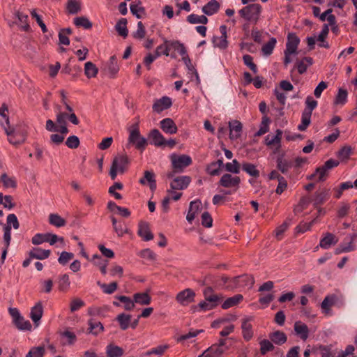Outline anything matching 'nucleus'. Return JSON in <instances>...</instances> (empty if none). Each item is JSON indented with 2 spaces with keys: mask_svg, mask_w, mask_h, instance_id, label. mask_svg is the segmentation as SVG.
<instances>
[{
  "mask_svg": "<svg viewBox=\"0 0 357 357\" xmlns=\"http://www.w3.org/2000/svg\"><path fill=\"white\" fill-rule=\"evenodd\" d=\"M130 160L126 154L116 155L112 162L109 170V176L112 180H115L118 173L123 174L128 169Z\"/></svg>",
  "mask_w": 357,
  "mask_h": 357,
  "instance_id": "nucleus-1",
  "label": "nucleus"
},
{
  "mask_svg": "<svg viewBox=\"0 0 357 357\" xmlns=\"http://www.w3.org/2000/svg\"><path fill=\"white\" fill-rule=\"evenodd\" d=\"M339 165L337 160L333 159L328 160L323 166L317 168L315 172L311 174L308 178L310 180L315 179L317 181H324L326 180L328 171Z\"/></svg>",
  "mask_w": 357,
  "mask_h": 357,
  "instance_id": "nucleus-2",
  "label": "nucleus"
},
{
  "mask_svg": "<svg viewBox=\"0 0 357 357\" xmlns=\"http://www.w3.org/2000/svg\"><path fill=\"white\" fill-rule=\"evenodd\" d=\"M261 11V6L258 3L250 4L239 10L241 17L247 21L257 22Z\"/></svg>",
  "mask_w": 357,
  "mask_h": 357,
  "instance_id": "nucleus-3",
  "label": "nucleus"
},
{
  "mask_svg": "<svg viewBox=\"0 0 357 357\" xmlns=\"http://www.w3.org/2000/svg\"><path fill=\"white\" fill-rule=\"evenodd\" d=\"M172 166L176 172H183L184 169L190 166L192 163L190 156L182 154L177 155L172 154L170 156Z\"/></svg>",
  "mask_w": 357,
  "mask_h": 357,
  "instance_id": "nucleus-4",
  "label": "nucleus"
},
{
  "mask_svg": "<svg viewBox=\"0 0 357 357\" xmlns=\"http://www.w3.org/2000/svg\"><path fill=\"white\" fill-rule=\"evenodd\" d=\"M129 143L133 144L135 148L139 150H144L147 145L146 138L140 135L138 128H135L130 131L128 137Z\"/></svg>",
  "mask_w": 357,
  "mask_h": 357,
  "instance_id": "nucleus-5",
  "label": "nucleus"
},
{
  "mask_svg": "<svg viewBox=\"0 0 357 357\" xmlns=\"http://www.w3.org/2000/svg\"><path fill=\"white\" fill-rule=\"evenodd\" d=\"M102 70L110 78H114L119 70L117 59L115 55L112 56L109 61L102 65Z\"/></svg>",
  "mask_w": 357,
  "mask_h": 357,
  "instance_id": "nucleus-6",
  "label": "nucleus"
},
{
  "mask_svg": "<svg viewBox=\"0 0 357 357\" xmlns=\"http://www.w3.org/2000/svg\"><path fill=\"white\" fill-rule=\"evenodd\" d=\"M220 36H213L212 39L214 47H218L221 50H225L228 47L227 41V27L225 25L220 26Z\"/></svg>",
  "mask_w": 357,
  "mask_h": 357,
  "instance_id": "nucleus-7",
  "label": "nucleus"
},
{
  "mask_svg": "<svg viewBox=\"0 0 357 357\" xmlns=\"http://www.w3.org/2000/svg\"><path fill=\"white\" fill-rule=\"evenodd\" d=\"M5 132L8 137V141L13 145H18L23 143L26 139V135L24 132L16 131L15 130L4 127Z\"/></svg>",
  "mask_w": 357,
  "mask_h": 357,
  "instance_id": "nucleus-8",
  "label": "nucleus"
},
{
  "mask_svg": "<svg viewBox=\"0 0 357 357\" xmlns=\"http://www.w3.org/2000/svg\"><path fill=\"white\" fill-rule=\"evenodd\" d=\"M241 183V178L237 176H232L230 174H225L219 181L220 185L225 188H234L238 189Z\"/></svg>",
  "mask_w": 357,
  "mask_h": 357,
  "instance_id": "nucleus-9",
  "label": "nucleus"
},
{
  "mask_svg": "<svg viewBox=\"0 0 357 357\" xmlns=\"http://www.w3.org/2000/svg\"><path fill=\"white\" fill-rule=\"evenodd\" d=\"M195 297V291L190 289H185L180 291L176 296V301L182 305H187L194 301Z\"/></svg>",
  "mask_w": 357,
  "mask_h": 357,
  "instance_id": "nucleus-10",
  "label": "nucleus"
},
{
  "mask_svg": "<svg viewBox=\"0 0 357 357\" xmlns=\"http://www.w3.org/2000/svg\"><path fill=\"white\" fill-rule=\"evenodd\" d=\"M252 320L253 318L252 317H245L242 319V335L245 341L250 340L253 337L252 325L251 324Z\"/></svg>",
  "mask_w": 357,
  "mask_h": 357,
  "instance_id": "nucleus-11",
  "label": "nucleus"
},
{
  "mask_svg": "<svg viewBox=\"0 0 357 357\" xmlns=\"http://www.w3.org/2000/svg\"><path fill=\"white\" fill-rule=\"evenodd\" d=\"M191 181V178L188 176H178L172 180L170 183L172 190H183L185 189Z\"/></svg>",
  "mask_w": 357,
  "mask_h": 357,
  "instance_id": "nucleus-12",
  "label": "nucleus"
},
{
  "mask_svg": "<svg viewBox=\"0 0 357 357\" xmlns=\"http://www.w3.org/2000/svg\"><path fill=\"white\" fill-rule=\"evenodd\" d=\"M172 105V102L170 98L167 96H163L160 99L155 100L153 105V110L157 113H160L169 108Z\"/></svg>",
  "mask_w": 357,
  "mask_h": 357,
  "instance_id": "nucleus-13",
  "label": "nucleus"
},
{
  "mask_svg": "<svg viewBox=\"0 0 357 357\" xmlns=\"http://www.w3.org/2000/svg\"><path fill=\"white\" fill-rule=\"evenodd\" d=\"M282 131L278 129L275 135L269 134L265 137V144L268 146L280 147Z\"/></svg>",
  "mask_w": 357,
  "mask_h": 357,
  "instance_id": "nucleus-14",
  "label": "nucleus"
},
{
  "mask_svg": "<svg viewBox=\"0 0 357 357\" xmlns=\"http://www.w3.org/2000/svg\"><path fill=\"white\" fill-rule=\"evenodd\" d=\"M300 40L298 37L294 33H289L287 36V42L286 43L285 51L295 54Z\"/></svg>",
  "mask_w": 357,
  "mask_h": 357,
  "instance_id": "nucleus-15",
  "label": "nucleus"
},
{
  "mask_svg": "<svg viewBox=\"0 0 357 357\" xmlns=\"http://www.w3.org/2000/svg\"><path fill=\"white\" fill-rule=\"evenodd\" d=\"M138 235L142 237L144 241H148L153 238V235L151 233L149 225L146 222H140L139 223Z\"/></svg>",
  "mask_w": 357,
  "mask_h": 357,
  "instance_id": "nucleus-16",
  "label": "nucleus"
},
{
  "mask_svg": "<svg viewBox=\"0 0 357 357\" xmlns=\"http://www.w3.org/2000/svg\"><path fill=\"white\" fill-rule=\"evenodd\" d=\"M160 128L166 133L172 135L178 131V128L174 121L170 118H166L160 121Z\"/></svg>",
  "mask_w": 357,
  "mask_h": 357,
  "instance_id": "nucleus-17",
  "label": "nucleus"
},
{
  "mask_svg": "<svg viewBox=\"0 0 357 357\" xmlns=\"http://www.w3.org/2000/svg\"><path fill=\"white\" fill-rule=\"evenodd\" d=\"M43 314V307L41 302H38L31 309L30 317L34 324L38 326Z\"/></svg>",
  "mask_w": 357,
  "mask_h": 357,
  "instance_id": "nucleus-18",
  "label": "nucleus"
},
{
  "mask_svg": "<svg viewBox=\"0 0 357 357\" xmlns=\"http://www.w3.org/2000/svg\"><path fill=\"white\" fill-rule=\"evenodd\" d=\"M338 242V238L331 233L325 234L324 236L320 240L319 246L323 249H328L332 245Z\"/></svg>",
  "mask_w": 357,
  "mask_h": 357,
  "instance_id": "nucleus-19",
  "label": "nucleus"
},
{
  "mask_svg": "<svg viewBox=\"0 0 357 357\" xmlns=\"http://www.w3.org/2000/svg\"><path fill=\"white\" fill-rule=\"evenodd\" d=\"M294 331L297 335L303 340H306L309 336V329L307 326L301 322L296 321L294 324Z\"/></svg>",
  "mask_w": 357,
  "mask_h": 357,
  "instance_id": "nucleus-20",
  "label": "nucleus"
},
{
  "mask_svg": "<svg viewBox=\"0 0 357 357\" xmlns=\"http://www.w3.org/2000/svg\"><path fill=\"white\" fill-rule=\"evenodd\" d=\"M229 137L231 139H236L241 136L242 124L240 121L235 120L229 122Z\"/></svg>",
  "mask_w": 357,
  "mask_h": 357,
  "instance_id": "nucleus-21",
  "label": "nucleus"
},
{
  "mask_svg": "<svg viewBox=\"0 0 357 357\" xmlns=\"http://www.w3.org/2000/svg\"><path fill=\"white\" fill-rule=\"evenodd\" d=\"M139 183L142 185L149 183L151 190H154L156 188V181L155 179V174L153 172L145 171L144 177L140 178Z\"/></svg>",
  "mask_w": 357,
  "mask_h": 357,
  "instance_id": "nucleus-22",
  "label": "nucleus"
},
{
  "mask_svg": "<svg viewBox=\"0 0 357 357\" xmlns=\"http://www.w3.org/2000/svg\"><path fill=\"white\" fill-rule=\"evenodd\" d=\"M51 251L50 250H43L40 248H33L29 252L30 258L37 259H45L50 257Z\"/></svg>",
  "mask_w": 357,
  "mask_h": 357,
  "instance_id": "nucleus-23",
  "label": "nucleus"
},
{
  "mask_svg": "<svg viewBox=\"0 0 357 357\" xmlns=\"http://www.w3.org/2000/svg\"><path fill=\"white\" fill-rule=\"evenodd\" d=\"M225 351V348H222L221 345L213 344L203 353L202 356L220 357Z\"/></svg>",
  "mask_w": 357,
  "mask_h": 357,
  "instance_id": "nucleus-24",
  "label": "nucleus"
},
{
  "mask_svg": "<svg viewBox=\"0 0 357 357\" xmlns=\"http://www.w3.org/2000/svg\"><path fill=\"white\" fill-rule=\"evenodd\" d=\"M149 138L151 139V144L156 146H162L165 144V137L157 129H153L151 131Z\"/></svg>",
  "mask_w": 357,
  "mask_h": 357,
  "instance_id": "nucleus-25",
  "label": "nucleus"
},
{
  "mask_svg": "<svg viewBox=\"0 0 357 357\" xmlns=\"http://www.w3.org/2000/svg\"><path fill=\"white\" fill-rule=\"evenodd\" d=\"M329 197V190H323L321 192H317L314 198L312 199L313 205L315 208H318V206L322 204L325 201H326Z\"/></svg>",
  "mask_w": 357,
  "mask_h": 357,
  "instance_id": "nucleus-26",
  "label": "nucleus"
},
{
  "mask_svg": "<svg viewBox=\"0 0 357 357\" xmlns=\"http://www.w3.org/2000/svg\"><path fill=\"white\" fill-rule=\"evenodd\" d=\"M204 296L206 301L212 302L215 305H218L223 298L221 295L214 294L211 287H207L204 290Z\"/></svg>",
  "mask_w": 357,
  "mask_h": 357,
  "instance_id": "nucleus-27",
  "label": "nucleus"
},
{
  "mask_svg": "<svg viewBox=\"0 0 357 357\" xmlns=\"http://www.w3.org/2000/svg\"><path fill=\"white\" fill-rule=\"evenodd\" d=\"M220 9V4L216 0H211L202 8V12L207 15L216 13Z\"/></svg>",
  "mask_w": 357,
  "mask_h": 357,
  "instance_id": "nucleus-28",
  "label": "nucleus"
},
{
  "mask_svg": "<svg viewBox=\"0 0 357 357\" xmlns=\"http://www.w3.org/2000/svg\"><path fill=\"white\" fill-rule=\"evenodd\" d=\"M313 63L311 57H304L300 61H297L295 67L297 68L299 74L302 75L306 72L307 68Z\"/></svg>",
  "mask_w": 357,
  "mask_h": 357,
  "instance_id": "nucleus-29",
  "label": "nucleus"
},
{
  "mask_svg": "<svg viewBox=\"0 0 357 357\" xmlns=\"http://www.w3.org/2000/svg\"><path fill=\"white\" fill-rule=\"evenodd\" d=\"M269 337L273 343L278 345H282L287 340L286 334L280 331H277L271 333L269 335Z\"/></svg>",
  "mask_w": 357,
  "mask_h": 357,
  "instance_id": "nucleus-30",
  "label": "nucleus"
},
{
  "mask_svg": "<svg viewBox=\"0 0 357 357\" xmlns=\"http://www.w3.org/2000/svg\"><path fill=\"white\" fill-rule=\"evenodd\" d=\"M277 168L282 173L286 174L293 166L291 160H287L283 157H278L277 159Z\"/></svg>",
  "mask_w": 357,
  "mask_h": 357,
  "instance_id": "nucleus-31",
  "label": "nucleus"
},
{
  "mask_svg": "<svg viewBox=\"0 0 357 357\" xmlns=\"http://www.w3.org/2000/svg\"><path fill=\"white\" fill-rule=\"evenodd\" d=\"M200 206L201 202L199 200L190 202L189 211L186 216V219L190 223H191L195 219V214L198 212Z\"/></svg>",
  "mask_w": 357,
  "mask_h": 357,
  "instance_id": "nucleus-32",
  "label": "nucleus"
},
{
  "mask_svg": "<svg viewBox=\"0 0 357 357\" xmlns=\"http://www.w3.org/2000/svg\"><path fill=\"white\" fill-rule=\"evenodd\" d=\"M130 12L135 15L137 18H142V14H144L145 9L142 6V1L136 0L133 1L130 6Z\"/></svg>",
  "mask_w": 357,
  "mask_h": 357,
  "instance_id": "nucleus-33",
  "label": "nucleus"
},
{
  "mask_svg": "<svg viewBox=\"0 0 357 357\" xmlns=\"http://www.w3.org/2000/svg\"><path fill=\"white\" fill-rule=\"evenodd\" d=\"M106 354L107 357H121L123 354V349L119 346L110 344L107 346Z\"/></svg>",
  "mask_w": 357,
  "mask_h": 357,
  "instance_id": "nucleus-34",
  "label": "nucleus"
},
{
  "mask_svg": "<svg viewBox=\"0 0 357 357\" xmlns=\"http://www.w3.org/2000/svg\"><path fill=\"white\" fill-rule=\"evenodd\" d=\"M328 32H329L328 24H324L323 26V29H322L321 31L320 32V33L319 34L318 38H317V41L319 42V43L318 45L319 47H324V48H329L328 43L326 41H325V38L327 37Z\"/></svg>",
  "mask_w": 357,
  "mask_h": 357,
  "instance_id": "nucleus-35",
  "label": "nucleus"
},
{
  "mask_svg": "<svg viewBox=\"0 0 357 357\" xmlns=\"http://www.w3.org/2000/svg\"><path fill=\"white\" fill-rule=\"evenodd\" d=\"M172 41L165 40V42L163 44H161L158 45L155 51V53L156 54V56H160L161 55H165L169 56V51L172 48L171 45H169V43Z\"/></svg>",
  "mask_w": 357,
  "mask_h": 357,
  "instance_id": "nucleus-36",
  "label": "nucleus"
},
{
  "mask_svg": "<svg viewBox=\"0 0 357 357\" xmlns=\"http://www.w3.org/2000/svg\"><path fill=\"white\" fill-rule=\"evenodd\" d=\"M89 333L97 335L104 330L103 325L100 322L94 319L89 320Z\"/></svg>",
  "mask_w": 357,
  "mask_h": 357,
  "instance_id": "nucleus-37",
  "label": "nucleus"
},
{
  "mask_svg": "<svg viewBox=\"0 0 357 357\" xmlns=\"http://www.w3.org/2000/svg\"><path fill=\"white\" fill-rule=\"evenodd\" d=\"M242 169L251 176L257 178L259 176V171L256 165L250 162H243L241 165Z\"/></svg>",
  "mask_w": 357,
  "mask_h": 357,
  "instance_id": "nucleus-38",
  "label": "nucleus"
},
{
  "mask_svg": "<svg viewBox=\"0 0 357 357\" xmlns=\"http://www.w3.org/2000/svg\"><path fill=\"white\" fill-rule=\"evenodd\" d=\"M243 300V296L241 294H236L232 297L228 298L222 304V307L223 309H228L233 306L236 305Z\"/></svg>",
  "mask_w": 357,
  "mask_h": 357,
  "instance_id": "nucleus-39",
  "label": "nucleus"
},
{
  "mask_svg": "<svg viewBox=\"0 0 357 357\" xmlns=\"http://www.w3.org/2000/svg\"><path fill=\"white\" fill-rule=\"evenodd\" d=\"M98 73V68L92 62L87 61L84 64V74L88 78H92V77H96Z\"/></svg>",
  "mask_w": 357,
  "mask_h": 357,
  "instance_id": "nucleus-40",
  "label": "nucleus"
},
{
  "mask_svg": "<svg viewBox=\"0 0 357 357\" xmlns=\"http://www.w3.org/2000/svg\"><path fill=\"white\" fill-rule=\"evenodd\" d=\"M116 320L120 325V328L125 331L128 329L130 326V323L131 321V316L130 314L121 313L117 316Z\"/></svg>",
  "mask_w": 357,
  "mask_h": 357,
  "instance_id": "nucleus-41",
  "label": "nucleus"
},
{
  "mask_svg": "<svg viewBox=\"0 0 357 357\" xmlns=\"http://www.w3.org/2000/svg\"><path fill=\"white\" fill-rule=\"evenodd\" d=\"M134 302L140 305H149L151 303L150 296L146 293H137L133 296Z\"/></svg>",
  "mask_w": 357,
  "mask_h": 357,
  "instance_id": "nucleus-42",
  "label": "nucleus"
},
{
  "mask_svg": "<svg viewBox=\"0 0 357 357\" xmlns=\"http://www.w3.org/2000/svg\"><path fill=\"white\" fill-rule=\"evenodd\" d=\"M66 10L69 14H77L81 10L80 3L76 0H68L66 3Z\"/></svg>",
  "mask_w": 357,
  "mask_h": 357,
  "instance_id": "nucleus-43",
  "label": "nucleus"
},
{
  "mask_svg": "<svg viewBox=\"0 0 357 357\" xmlns=\"http://www.w3.org/2000/svg\"><path fill=\"white\" fill-rule=\"evenodd\" d=\"M127 24V20L126 18H121L119 20V22L116 23L115 28L119 34L123 38L127 37L128 31L126 27Z\"/></svg>",
  "mask_w": 357,
  "mask_h": 357,
  "instance_id": "nucleus-44",
  "label": "nucleus"
},
{
  "mask_svg": "<svg viewBox=\"0 0 357 357\" xmlns=\"http://www.w3.org/2000/svg\"><path fill=\"white\" fill-rule=\"evenodd\" d=\"M239 279V285L240 287H248L249 289L252 288L254 283L255 279L252 275H243L238 276Z\"/></svg>",
  "mask_w": 357,
  "mask_h": 357,
  "instance_id": "nucleus-45",
  "label": "nucleus"
},
{
  "mask_svg": "<svg viewBox=\"0 0 357 357\" xmlns=\"http://www.w3.org/2000/svg\"><path fill=\"white\" fill-rule=\"evenodd\" d=\"M49 222L56 227H61L66 225V220L56 213H51L49 215Z\"/></svg>",
  "mask_w": 357,
  "mask_h": 357,
  "instance_id": "nucleus-46",
  "label": "nucleus"
},
{
  "mask_svg": "<svg viewBox=\"0 0 357 357\" xmlns=\"http://www.w3.org/2000/svg\"><path fill=\"white\" fill-rule=\"evenodd\" d=\"M16 327L21 331H30L32 326L29 321L25 320L22 316L20 317L19 319L13 321Z\"/></svg>",
  "mask_w": 357,
  "mask_h": 357,
  "instance_id": "nucleus-47",
  "label": "nucleus"
},
{
  "mask_svg": "<svg viewBox=\"0 0 357 357\" xmlns=\"http://www.w3.org/2000/svg\"><path fill=\"white\" fill-rule=\"evenodd\" d=\"M98 285L102 289L103 292L107 294H113L118 287L116 282H113L109 284L101 283L100 282H97Z\"/></svg>",
  "mask_w": 357,
  "mask_h": 357,
  "instance_id": "nucleus-48",
  "label": "nucleus"
},
{
  "mask_svg": "<svg viewBox=\"0 0 357 357\" xmlns=\"http://www.w3.org/2000/svg\"><path fill=\"white\" fill-rule=\"evenodd\" d=\"M187 21L190 24H203L208 23V18L205 15H197L190 14L187 17Z\"/></svg>",
  "mask_w": 357,
  "mask_h": 357,
  "instance_id": "nucleus-49",
  "label": "nucleus"
},
{
  "mask_svg": "<svg viewBox=\"0 0 357 357\" xmlns=\"http://www.w3.org/2000/svg\"><path fill=\"white\" fill-rule=\"evenodd\" d=\"M74 24L79 27H83L85 29H89L92 27L93 24L86 17H77L74 19Z\"/></svg>",
  "mask_w": 357,
  "mask_h": 357,
  "instance_id": "nucleus-50",
  "label": "nucleus"
},
{
  "mask_svg": "<svg viewBox=\"0 0 357 357\" xmlns=\"http://www.w3.org/2000/svg\"><path fill=\"white\" fill-rule=\"evenodd\" d=\"M277 41L275 38H271L269 41L265 43L261 48V51L264 55L269 56L272 54L273 50L275 46Z\"/></svg>",
  "mask_w": 357,
  "mask_h": 357,
  "instance_id": "nucleus-51",
  "label": "nucleus"
},
{
  "mask_svg": "<svg viewBox=\"0 0 357 357\" xmlns=\"http://www.w3.org/2000/svg\"><path fill=\"white\" fill-rule=\"evenodd\" d=\"M1 180L5 188H15L17 186L16 181L13 177H9L6 173L2 174L1 176Z\"/></svg>",
  "mask_w": 357,
  "mask_h": 357,
  "instance_id": "nucleus-52",
  "label": "nucleus"
},
{
  "mask_svg": "<svg viewBox=\"0 0 357 357\" xmlns=\"http://www.w3.org/2000/svg\"><path fill=\"white\" fill-rule=\"evenodd\" d=\"M16 15L19 22L21 23V29L24 31H29L30 30V26L28 24V15L20 12H17Z\"/></svg>",
  "mask_w": 357,
  "mask_h": 357,
  "instance_id": "nucleus-53",
  "label": "nucleus"
},
{
  "mask_svg": "<svg viewBox=\"0 0 357 357\" xmlns=\"http://www.w3.org/2000/svg\"><path fill=\"white\" fill-rule=\"evenodd\" d=\"M168 349L167 345H159L155 348H152L151 349L147 351L144 356H150L151 355L155 354L159 356H161L164 354L165 351Z\"/></svg>",
  "mask_w": 357,
  "mask_h": 357,
  "instance_id": "nucleus-54",
  "label": "nucleus"
},
{
  "mask_svg": "<svg viewBox=\"0 0 357 357\" xmlns=\"http://www.w3.org/2000/svg\"><path fill=\"white\" fill-rule=\"evenodd\" d=\"M311 114L303 112L301 123L298 126V129L300 131H304L307 129V128L308 127L311 122Z\"/></svg>",
  "mask_w": 357,
  "mask_h": 357,
  "instance_id": "nucleus-55",
  "label": "nucleus"
},
{
  "mask_svg": "<svg viewBox=\"0 0 357 357\" xmlns=\"http://www.w3.org/2000/svg\"><path fill=\"white\" fill-rule=\"evenodd\" d=\"M62 338L65 339L64 344H73L77 340L76 335L68 330H66L61 333Z\"/></svg>",
  "mask_w": 357,
  "mask_h": 357,
  "instance_id": "nucleus-56",
  "label": "nucleus"
},
{
  "mask_svg": "<svg viewBox=\"0 0 357 357\" xmlns=\"http://www.w3.org/2000/svg\"><path fill=\"white\" fill-rule=\"evenodd\" d=\"M120 302L124 304V309L126 310H131L135 307L134 301L131 300L130 297L126 296H119L116 297Z\"/></svg>",
  "mask_w": 357,
  "mask_h": 357,
  "instance_id": "nucleus-57",
  "label": "nucleus"
},
{
  "mask_svg": "<svg viewBox=\"0 0 357 357\" xmlns=\"http://www.w3.org/2000/svg\"><path fill=\"white\" fill-rule=\"evenodd\" d=\"M169 45H171L172 48L178 51L179 54L182 56V58L185 57V56H188L187 50L183 43H181L179 41L176 40L172 41L171 43H169Z\"/></svg>",
  "mask_w": 357,
  "mask_h": 357,
  "instance_id": "nucleus-58",
  "label": "nucleus"
},
{
  "mask_svg": "<svg viewBox=\"0 0 357 357\" xmlns=\"http://www.w3.org/2000/svg\"><path fill=\"white\" fill-rule=\"evenodd\" d=\"M306 107L304 109L303 112H306L312 115V111L317 106V101L314 100L312 97L307 96L305 100Z\"/></svg>",
  "mask_w": 357,
  "mask_h": 357,
  "instance_id": "nucleus-59",
  "label": "nucleus"
},
{
  "mask_svg": "<svg viewBox=\"0 0 357 357\" xmlns=\"http://www.w3.org/2000/svg\"><path fill=\"white\" fill-rule=\"evenodd\" d=\"M69 276L67 274H63L59 278V289L60 291H66L70 287Z\"/></svg>",
  "mask_w": 357,
  "mask_h": 357,
  "instance_id": "nucleus-60",
  "label": "nucleus"
},
{
  "mask_svg": "<svg viewBox=\"0 0 357 357\" xmlns=\"http://www.w3.org/2000/svg\"><path fill=\"white\" fill-rule=\"evenodd\" d=\"M260 353L261 355H265L267 352L271 351L274 349V346L272 342L268 340H263L260 342Z\"/></svg>",
  "mask_w": 357,
  "mask_h": 357,
  "instance_id": "nucleus-61",
  "label": "nucleus"
},
{
  "mask_svg": "<svg viewBox=\"0 0 357 357\" xmlns=\"http://www.w3.org/2000/svg\"><path fill=\"white\" fill-rule=\"evenodd\" d=\"M241 165L236 160H233L231 162H227L225 165V169L233 174H238L240 172Z\"/></svg>",
  "mask_w": 357,
  "mask_h": 357,
  "instance_id": "nucleus-62",
  "label": "nucleus"
},
{
  "mask_svg": "<svg viewBox=\"0 0 357 357\" xmlns=\"http://www.w3.org/2000/svg\"><path fill=\"white\" fill-rule=\"evenodd\" d=\"M347 91L345 89H340L335 100L336 105H344L347 100Z\"/></svg>",
  "mask_w": 357,
  "mask_h": 357,
  "instance_id": "nucleus-63",
  "label": "nucleus"
},
{
  "mask_svg": "<svg viewBox=\"0 0 357 357\" xmlns=\"http://www.w3.org/2000/svg\"><path fill=\"white\" fill-rule=\"evenodd\" d=\"M45 353L43 347H38L32 348L26 354V357H43Z\"/></svg>",
  "mask_w": 357,
  "mask_h": 357,
  "instance_id": "nucleus-64",
  "label": "nucleus"
}]
</instances>
